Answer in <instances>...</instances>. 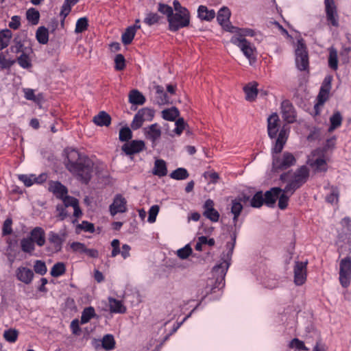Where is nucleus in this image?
<instances>
[{"label":"nucleus","instance_id":"nucleus-45","mask_svg":"<svg viewBox=\"0 0 351 351\" xmlns=\"http://www.w3.org/2000/svg\"><path fill=\"white\" fill-rule=\"evenodd\" d=\"M66 271V266L64 263L58 262L53 265L52 267L50 274L54 278H58L62 276Z\"/></svg>","mask_w":351,"mask_h":351},{"label":"nucleus","instance_id":"nucleus-30","mask_svg":"<svg viewBox=\"0 0 351 351\" xmlns=\"http://www.w3.org/2000/svg\"><path fill=\"white\" fill-rule=\"evenodd\" d=\"M147 138L155 143L161 136V130L157 123H154L149 126L146 132Z\"/></svg>","mask_w":351,"mask_h":351},{"label":"nucleus","instance_id":"nucleus-21","mask_svg":"<svg viewBox=\"0 0 351 351\" xmlns=\"http://www.w3.org/2000/svg\"><path fill=\"white\" fill-rule=\"evenodd\" d=\"M282 191V189L280 187H272L267 191L263 194L265 204L269 207H273Z\"/></svg>","mask_w":351,"mask_h":351},{"label":"nucleus","instance_id":"nucleus-10","mask_svg":"<svg viewBox=\"0 0 351 351\" xmlns=\"http://www.w3.org/2000/svg\"><path fill=\"white\" fill-rule=\"evenodd\" d=\"M324 7L328 24L335 27H339V15L335 0H324Z\"/></svg>","mask_w":351,"mask_h":351},{"label":"nucleus","instance_id":"nucleus-44","mask_svg":"<svg viewBox=\"0 0 351 351\" xmlns=\"http://www.w3.org/2000/svg\"><path fill=\"white\" fill-rule=\"evenodd\" d=\"M95 316V311L93 307L89 306L85 308L81 316L80 323L84 324L88 323L93 317Z\"/></svg>","mask_w":351,"mask_h":351},{"label":"nucleus","instance_id":"nucleus-36","mask_svg":"<svg viewBox=\"0 0 351 351\" xmlns=\"http://www.w3.org/2000/svg\"><path fill=\"white\" fill-rule=\"evenodd\" d=\"M156 101L159 105H164L169 102V98L162 86H156Z\"/></svg>","mask_w":351,"mask_h":351},{"label":"nucleus","instance_id":"nucleus-58","mask_svg":"<svg viewBox=\"0 0 351 351\" xmlns=\"http://www.w3.org/2000/svg\"><path fill=\"white\" fill-rule=\"evenodd\" d=\"M158 11L166 15L167 19L171 17L173 12V8L170 5L162 3L158 4Z\"/></svg>","mask_w":351,"mask_h":351},{"label":"nucleus","instance_id":"nucleus-23","mask_svg":"<svg viewBox=\"0 0 351 351\" xmlns=\"http://www.w3.org/2000/svg\"><path fill=\"white\" fill-rule=\"evenodd\" d=\"M307 164L313 168L315 173L323 172L325 173L328 170V164L324 157H319L315 160L308 159Z\"/></svg>","mask_w":351,"mask_h":351},{"label":"nucleus","instance_id":"nucleus-28","mask_svg":"<svg viewBox=\"0 0 351 351\" xmlns=\"http://www.w3.org/2000/svg\"><path fill=\"white\" fill-rule=\"evenodd\" d=\"M145 96L138 90H132L129 93V102L133 105H143L145 103Z\"/></svg>","mask_w":351,"mask_h":351},{"label":"nucleus","instance_id":"nucleus-26","mask_svg":"<svg viewBox=\"0 0 351 351\" xmlns=\"http://www.w3.org/2000/svg\"><path fill=\"white\" fill-rule=\"evenodd\" d=\"M93 121L98 126H109L111 123L110 116L105 111H101L93 117Z\"/></svg>","mask_w":351,"mask_h":351},{"label":"nucleus","instance_id":"nucleus-56","mask_svg":"<svg viewBox=\"0 0 351 351\" xmlns=\"http://www.w3.org/2000/svg\"><path fill=\"white\" fill-rule=\"evenodd\" d=\"M114 69L117 71H123L125 67V59L124 56L119 53L116 55L114 58Z\"/></svg>","mask_w":351,"mask_h":351},{"label":"nucleus","instance_id":"nucleus-40","mask_svg":"<svg viewBox=\"0 0 351 351\" xmlns=\"http://www.w3.org/2000/svg\"><path fill=\"white\" fill-rule=\"evenodd\" d=\"M115 340L113 335L108 334L104 336L101 340L102 348L106 351H110L115 348Z\"/></svg>","mask_w":351,"mask_h":351},{"label":"nucleus","instance_id":"nucleus-59","mask_svg":"<svg viewBox=\"0 0 351 351\" xmlns=\"http://www.w3.org/2000/svg\"><path fill=\"white\" fill-rule=\"evenodd\" d=\"M192 254V249L189 244L177 251L178 256L181 259L187 258Z\"/></svg>","mask_w":351,"mask_h":351},{"label":"nucleus","instance_id":"nucleus-54","mask_svg":"<svg viewBox=\"0 0 351 351\" xmlns=\"http://www.w3.org/2000/svg\"><path fill=\"white\" fill-rule=\"evenodd\" d=\"M339 191L337 187L332 186L330 189V193L326 196V200L327 202L333 204L338 202Z\"/></svg>","mask_w":351,"mask_h":351},{"label":"nucleus","instance_id":"nucleus-53","mask_svg":"<svg viewBox=\"0 0 351 351\" xmlns=\"http://www.w3.org/2000/svg\"><path fill=\"white\" fill-rule=\"evenodd\" d=\"M132 137V132L128 127H123L119 130V138L122 142H127Z\"/></svg>","mask_w":351,"mask_h":351},{"label":"nucleus","instance_id":"nucleus-25","mask_svg":"<svg viewBox=\"0 0 351 351\" xmlns=\"http://www.w3.org/2000/svg\"><path fill=\"white\" fill-rule=\"evenodd\" d=\"M214 10H208L205 5H199L197 9V16L202 21H210L215 17Z\"/></svg>","mask_w":351,"mask_h":351},{"label":"nucleus","instance_id":"nucleus-7","mask_svg":"<svg viewBox=\"0 0 351 351\" xmlns=\"http://www.w3.org/2000/svg\"><path fill=\"white\" fill-rule=\"evenodd\" d=\"M65 233L59 234L53 231H50L48 233L49 245L46 247L47 252L51 254L61 252L65 241Z\"/></svg>","mask_w":351,"mask_h":351},{"label":"nucleus","instance_id":"nucleus-14","mask_svg":"<svg viewBox=\"0 0 351 351\" xmlns=\"http://www.w3.org/2000/svg\"><path fill=\"white\" fill-rule=\"evenodd\" d=\"M281 113L283 119L288 123H293L296 121V112L292 103L285 99L281 103Z\"/></svg>","mask_w":351,"mask_h":351},{"label":"nucleus","instance_id":"nucleus-63","mask_svg":"<svg viewBox=\"0 0 351 351\" xmlns=\"http://www.w3.org/2000/svg\"><path fill=\"white\" fill-rule=\"evenodd\" d=\"M19 180H21L25 186L29 187L33 185L35 182L34 175H32L28 176L27 175H21L19 176Z\"/></svg>","mask_w":351,"mask_h":351},{"label":"nucleus","instance_id":"nucleus-35","mask_svg":"<svg viewBox=\"0 0 351 351\" xmlns=\"http://www.w3.org/2000/svg\"><path fill=\"white\" fill-rule=\"evenodd\" d=\"M243 205L241 203L240 200H238L237 199H233L232 201V205H231V213L233 214V223L234 225H236L238 218L243 210Z\"/></svg>","mask_w":351,"mask_h":351},{"label":"nucleus","instance_id":"nucleus-5","mask_svg":"<svg viewBox=\"0 0 351 351\" xmlns=\"http://www.w3.org/2000/svg\"><path fill=\"white\" fill-rule=\"evenodd\" d=\"M190 13H173L168 19L169 30L172 32H178L182 28L188 27L190 25Z\"/></svg>","mask_w":351,"mask_h":351},{"label":"nucleus","instance_id":"nucleus-1","mask_svg":"<svg viewBox=\"0 0 351 351\" xmlns=\"http://www.w3.org/2000/svg\"><path fill=\"white\" fill-rule=\"evenodd\" d=\"M310 176L309 169L306 165L298 168L294 172L287 171L280 176V180L287 182L278 197V208L285 210L288 206L290 197L308 180Z\"/></svg>","mask_w":351,"mask_h":351},{"label":"nucleus","instance_id":"nucleus-29","mask_svg":"<svg viewBox=\"0 0 351 351\" xmlns=\"http://www.w3.org/2000/svg\"><path fill=\"white\" fill-rule=\"evenodd\" d=\"M109 308L112 313H125L126 308L123 306L121 300H117L113 298H108Z\"/></svg>","mask_w":351,"mask_h":351},{"label":"nucleus","instance_id":"nucleus-18","mask_svg":"<svg viewBox=\"0 0 351 351\" xmlns=\"http://www.w3.org/2000/svg\"><path fill=\"white\" fill-rule=\"evenodd\" d=\"M214 206L213 200L210 199H207L203 206V215L212 222H217L219 219L220 215L219 212L214 208Z\"/></svg>","mask_w":351,"mask_h":351},{"label":"nucleus","instance_id":"nucleus-49","mask_svg":"<svg viewBox=\"0 0 351 351\" xmlns=\"http://www.w3.org/2000/svg\"><path fill=\"white\" fill-rule=\"evenodd\" d=\"M88 27V20L86 17L80 18L75 24V32L80 34L87 30Z\"/></svg>","mask_w":351,"mask_h":351},{"label":"nucleus","instance_id":"nucleus-34","mask_svg":"<svg viewBox=\"0 0 351 351\" xmlns=\"http://www.w3.org/2000/svg\"><path fill=\"white\" fill-rule=\"evenodd\" d=\"M12 36V33L8 29L0 31V51L8 46Z\"/></svg>","mask_w":351,"mask_h":351},{"label":"nucleus","instance_id":"nucleus-3","mask_svg":"<svg viewBox=\"0 0 351 351\" xmlns=\"http://www.w3.org/2000/svg\"><path fill=\"white\" fill-rule=\"evenodd\" d=\"M288 134L285 128L280 130L275 141L274 146L271 149L272 154V171L280 172L294 166L297 160L293 154L289 152L280 154L287 143Z\"/></svg>","mask_w":351,"mask_h":351},{"label":"nucleus","instance_id":"nucleus-37","mask_svg":"<svg viewBox=\"0 0 351 351\" xmlns=\"http://www.w3.org/2000/svg\"><path fill=\"white\" fill-rule=\"evenodd\" d=\"M36 38L40 44L45 45L49 40V31L48 29L42 26L39 27L36 33Z\"/></svg>","mask_w":351,"mask_h":351},{"label":"nucleus","instance_id":"nucleus-33","mask_svg":"<svg viewBox=\"0 0 351 351\" xmlns=\"http://www.w3.org/2000/svg\"><path fill=\"white\" fill-rule=\"evenodd\" d=\"M77 3V0H65L61 7L60 16L62 18L61 23L63 24L65 18L69 14L72 6Z\"/></svg>","mask_w":351,"mask_h":351},{"label":"nucleus","instance_id":"nucleus-46","mask_svg":"<svg viewBox=\"0 0 351 351\" xmlns=\"http://www.w3.org/2000/svg\"><path fill=\"white\" fill-rule=\"evenodd\" d=\"M26 17L27 21L31 23L32 25H37L39 22L40 13L35 8H29L26 12Z\"/></svg>","mask_w":351,"mask_h":351},{"label":"nucleus","instance_id":"nucleus-2","mask_svg":"<svg viewBox=\"0 0 351 351\" xmlns=\"http://www.w3.org/2000/svg\"><path fill=\"white\" fill-rule=\"evenodd\" d=\"M93 165V162L88 157L82 155L75 149L68 153L65 162L67 170L85 184H87L92 178Z\"/></svg>","mask_w":351,"mask_h":351},{"label":"nucleus","instance_id":"nucleus-22","mask_svg":"<svg viewBox=\"0 0 351 351\" xmlns=\"http://www.w3.org/2000/svg\"><path fill=\"white\" fill-rule=\"evenodd\" d=\"M49 191L58 199L62 198L68 193L67 188L58 181H50Z\"/></svg>","mask_w":351,"mask_h":351},{"label":"nucleus","instance_id":"nucleus-6","mask_svg":"<svg viewBox=\"0 0 351 351\" xmlns=\"http://www.w3.org/2000/svg\"><path fill=\"white\" fill-rule=\"evenodd\" d=\"M339 282L343 288L350 286L351 281V255L341 259L339 263Z\"/></svg>","mask_w":351,"mask_h":351},{"label":"nucleus","instance_id":"nucleus-27","mask_svg":"<svg viewBox=\"0 0 351 351\" xmlns=\"http://www.w3.org/2000/svg\"><path fill=\"white\" fill-rule=\"evenodd\" d=\"M258 83L254 82L247 84L244 88L243 90L245 93V99L247 101H254L258 95Z\"/></svg>","mask_w":351,"mask_h":351},{"label":"nucleus","instance_id":"nucleus-38","mask_svg":"<svg viewBox=\"0 0 351 351\" xmlns=\"http://www.w3.org/2000/svg\"><path fill=\"white\" fill-rule=\"evenodd\" d=\"M136 34L135 27H128L121 36V40L123 45H128L132 43Z\"/></svg>","mask_w":351,"mask_h":351},{"label":"nucleus","instance_id":"nucleus-41","mask_svg":"<svg viewBox=\"0 0 351 351\" xmlns=\"http://www.w3.org/2000/svg\"><path fill=\"white\" fill-rule=\"evenodd\" d=\"M21 250L29 254H32L35 250V245L29 238H23L20 242Z\"/></svg>","mask_w":351,"mask_h":351},{"label":"nucleus","instance_id":"nucleus-16","mask_svg":"<svg viewBox=\"0 0 351 351\" xmlns=\"http://www.w3.org/2000/svg\"><path fill=\"white\" fill-rule=\"evenodd\" d=\"M307 262L295 263L294 266V282L296 285H302L306 280Z\"/></svg>","mask_w":351,"mask_h":351},{"label":"nucleus","instance_id":"nucleus-55","mask_svg":"<svg viewBox=\"0 0 351 351\" xmlns=\"http://www.w3.org/2000/svg\"><path fill=\"white\" fill-rule=\"evenodd\" d=\"M5 339L10 343H14L18 338V331L15 329H9L4 332Z\"/></svg>","mask_w":351,"mask_h":351},{"label":"nucleus","instance_id":"nucleus-48","mask_svg":"<svg viewBox=\"0 0 351 351\" xmlns=\"http://www.w3.org/2000/svg\"><path fill=\"white\" fill-rule=\"evenodd\" d=\"M14 45L11 47L10 49L12 52L15 53H23L25 50L31 49L30 47H25L21 40L19 38H14Z\"/></svg>","mask_w":351,"mask_h":351},{"label":"nucleus","instance_id":"nucleus-57","mask_svg":"<svg viewBox=\"0 0 351 351\" xmlns=\"http://www.w3.org/2000/svg\"><path fill=\"white\" fill-rule=\"evenodd\" d=\"M289 347L296 348L298 350L308 351V348L305 346L304 343L298 338H294L289 343Z\"/></svg>","mask_w":351,"mask_h":351},{"label":"nucleus","instance_id":"nucleus-43","mask_svg":"<svg viewBox=\"0 0 351 351\" xmlns=\"http://www.w3.org/2000/svg\"><path fill=\"white\" fill-rule=\"evenodd\" d=\"M180 114L179 110L173 107L162 111V117L165 120L173 121Z\"/></svg>","mask_w":351,"mask_h":351},{"label":"nucleus","instance_id":"nucleus-52","mask_svg":"<svg viewBox=\"0 0 351 351\" xmlns=\"http://www.w3.org/2000/svg\"><path fill=\"white\" fill-rule=\"evenodd\" d=\"M12 223L13 221L11 217H8L3 222L2 226V236H8L12 234Z\"/></svg>","mask_w":351,"mask_h":351},{"label":"nucleus","instance_id":"nucleus-20","mask_svg":"<svg viewBox=\"0 0 351 351\" xmlns=\"http://www.w3.org/2000/svg\"><path fill=\"white\" fill-rule=\"evenodd\" d=\"M16 276L21 282L29 285L32 282L34 274L31 269L26 267H19L16 270Z\"/></svg>","mask_w":351,"mask_h":351},{"label":"nucleus","instance_id":"nucleus-47","mask_svg":"<svg viewBox=\"0 0 351 351\" xmlns=\"http://www.w3.org/2000/svg\"><path fill=\"white\" fill-rule=\"evenodd\" d=\"M265 204L263 193L261 191L256 192L252 197L250 205L254 208H260Z\"/></svg>","mask_w":351,"mask_h":351},{"label":"nucleus","instance_id":"nucleus-19","mask_svg":"<svg viewBox=\"0 0 351 351\" xmlns=\"http://www.w3.org/2000/svg\"><path fill=\"white\" fill-rule=\"evenodd\" d=\"M279 117L277 113H273L267 118V132L271 138H275L279 131Z\"/></svg>","mask_w":351,"mask_h":351},{"label":"nucleus","instance_id":"nucleus-8","mask_svg":"<svg viewBox=\"0 0 351 351\" xmlns=\"http://www.w3.org/2000/svg\"><path fill=\"white\" fill-rule=\"evenodd\" d=\"M155 114V111L152 108H143L139 110L134 115L131 127L133 130L139 129L144 121H151Z\"/></svg>","mask_w":351,"mask_h":351},{"label":"nucleus","instance_id":"nucleus-60","mask_svg":"<svg viewBox=\"0 0 351 351\" xmlns=\"http://www.w3.org/2000/svg\"><path fill=\"white\" fill-rule=\"evenodd\" d=\"M60 199L62 200L64 207H69V206L73 207L74 206H77V204L79 203L77 199H76L75 197L67 195V194L65 195V196H63V197L60 198Z\"/></svg>","mask_w":351,"mask_h":351},{"label":"nucleus","instance_id":"nucleus-4","mask_svg":"<svg viewBox=\"0 0 351 351\" xmlns=\"http://www.w3.org/2000/svg\"><path fill=\"white\" fill-rule=\"evenodd\" d=\"M232 242H228L226 244V247L228 249V251L226 254V259L223 262L215 266L213 269V273L214 276H217L216 279V283H217V286L216 287L219 288L220 286L223 287L225 285V276L226 275L228 267L230 265V260L231 258L233 250L234 248V245L236 242V237L234 236L232 239Z\"/></svg>","mask_w":351,"mask_h":351},{"label":"nucleus","instance_id":"nucleus-12","mask_svg":"<svg viewBox=\"0 0 351 351\" xmlns=\"http://www.w3.org/2000/svg\"><path fill=\"white\" fill-rule=\"evenodd\" d=\"M128 210L127 200L121 194H117L112 203L109 206V211L112 216L118 213H124Z\"/></svg>","mask_w":351,"mask_h":351},{"label":"nucleus","instance_id":"nucleus-15","mask_svg":"<svg viewBox=\"0 0 351 351\" xmlns=\"http://www.w3.org/2000/svg\"><path fill=\"white\" fill-rule=\"evenodd\" d=\"M121 149L126 155L132 156L145 149V143L141 140H133L125 143Z\"/></svg>","mask_w":351,"mask_h":351},{"label":"nucleus","instance_id":"nucleus-31","mask_svg":"<svg viewBox=\"0 0 351 351\" xmlns=\"http://www.w3.org/2000/svg\"><path fill=\"white\" fill-rule=\"evenodd\" d=\"M153 173L160 178L167 174V165L164 160L158 159L155 161Z\"/></svg>","mask_w":351,"mask_h":351},{"label":"nucleus","instance_id":"nucleus-39","mask_svg":"<svg viewBox=\"0 0 351 351\" xmlns=\"http://www.w3.org/2000/svg\"><path fill=\"white\" fill-rule=\"evenodd\" d=\"M342 116L339 111L335 112L330 118V125L329 127V132H332L341 125Z\"/></svg>","mask_w":351,"mask_h":351},{"label":"nucleus","instance_id":"nucleus-11","mask_svg":"<svg viewBox=\"0 0 351 351\" xmlns=\"http://www.w3.org/2000/svg\"><path fill=\"white\" fill-rule=\"evenodd\" d=\"M295 63L300 71H306L308 68V56L302 43H299L295 50Z\"/></svg>","mask_w":351,"mask_h":351},{"label":"nucleus","instance_id":"nucleus-61","mask_svg":"<svg viewBox=\"0 0 351 351\" xmlns=\"http://www.w3.org/2000/svg\"><path fill=\"white\" fill-rule=\"evenodd\" d=\"M159 212V206L158 205H153L149 210V216L147 221L149 223H154L156 221V216Z\"/></svg>","mask_w":351,"mask_h":351},{"label":"nucleus","instance_id":"nucleus-13","mask_svg":"<svg viewBox=\"0 0 351 351\" xmlns=\"http://www.w3.org/2000/svg\"><path fill=\"white\" fill-rule=\"evenodd\" d=\"M231 15L230 10L227 7L221 8L217 15V22L223 27V29L230 32H234L236 27L232 26L230 23V17Z\"/></svg>","mask_w":351,"mask_h":351},{"label":"nucleus","instance_id":"nucleus-42","mask_svg":"<svg viewBox=\"0 0 351 351\" xmlns=\"http://www.w3.org/2000/svg\"><path fill=\"white\" fill-rule=\"evenodd\" d=\"M169 176L171 178L176 180H183L189 178V173L185 168L179 167L173 171Z\"/></svg>","mask_w":351,"mask_h":351},{"label":"nucleus","instance_id":"nucleus-24","mask_svg":"<svg viewBox=\"0 0 351 351\" xmlns=\"http://www.w3.org/2000/svg\"><path fill=\"white\" fill-rule=\"evenodd\" d=\"M32 53L33 51L32 48L27 49V50H25V51L21 53V55L16 59V62L21 68L25 69L32 68V63L29 55Z\"/></svg>","mask_w":351,"mask_h":351},{"label":"nucleus","instance_id":"nucleus-64","mask_svg":"<svg viewBox=\"0 0 351 351\" xmlns=\"http://www.w3.org/2000/svg\"><path fill=\"white\" fill-rule=\"evenodd\" d=\"M70 328L73 335H79L81 332V328L80 326V321L77 319H74L71 322Z\"/></svg>","mask_w":351,"mask_h":351},{"label":"nucleus","instance_id":"nucleus-62","mask_svg":"<svg viewBox=\"0 0 351 351\" xmlns=\"http://www.w3.org/2000/svg\"><path fill=\"white\" fill-rule=\"evenodd\" d=\"M234 33H239L237 35L239 37L244 38V36H254L255 35V32L252 29L250 28H238L235 29Z\"/></svg>","mask_w":351,"mask_h":351},{"label":"nucleus","instance_id":"nucleus-9","mask_svg":"<svg viewBox=\"0 0 351 351\" xmlns=\"http://www.w3.org/2000/svg\"><path fill=\"white\" fill-rule=\"evenodd\" d=\"M230 42L233 45L239 47L247 59L250 60L251 59L254 58V52L255 51V47L247 39L239 37L237 34H236L231 38Z\"/></svg>","mask_w":351,"mask_h":351},{"label":"nucleus","instance_id":"nucleus-32","mask_svg":"<svg viewBox=\"0 0 351 351\" xmlns=\"http://www.w3.org/2000/svg\"><path fill=\"white\" fill-rule=\"evenodd\" d=\"M329 56L328 59V66L333 71L338 69V53L337 50L331 47L328 49Z\"/></svg>","mask_w":351,"mask_h":351},{"label":"nucleus","instance_id":"nucleus-17","mask_svg":"<svg viewBox=\"0 0 351 351\" xmlns=\"http://www.w3.org/2000/svg\"><path fill=\"white\" fill-rule=\"evenodd\" d=\"M29 238L32 241L34 245L41 247L46 243V234L45 230L40 226H36L32 229L29 232Z\"/></svg>","mask_w":351,"mask_h":351},{"label":"nucleus","instance_id":"nucleus-51","mask_svg":"<svg viewBox=\"0 0 351 351\" xmlns=\"http://www.w3.org/2000/svg\"><path fill=\"white\" fill-rule=\"evenodd\" d=\"M34 271L37 274L44 276L47 271L45 263L41 260L35 261L34 264Z\"/></svg>","mask_w":351,"mask_h":351},{"label":"nucleus","instance_id":"nucleus-50","mask_svg":"<svg viewBox=\"0 0 351 351\" xmlns=\"http://www.w3.org/2000/svg\"><path fill=\"white\" fill-rule=\"evenodd\" d=\"M161 19V16L158 15L157 13L149 12L147 14L145 18L144 19L143 22L149 25L152 26L154 24L158 23Z\"/></svg>","mask_w":351,"mask_h":351}]
</instances>
